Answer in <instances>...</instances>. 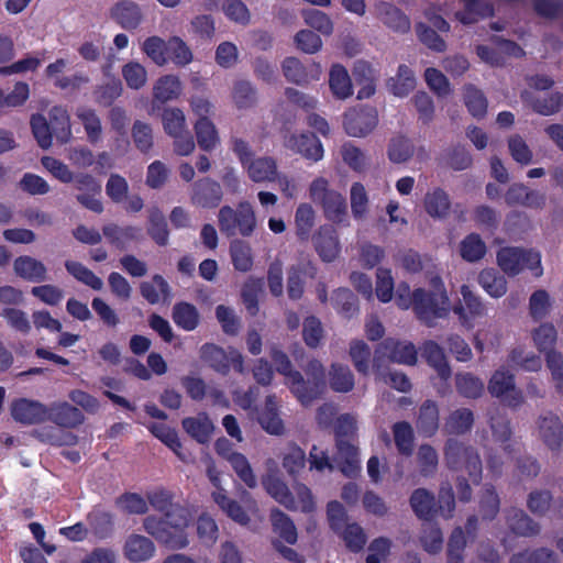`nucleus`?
<instances>
[{"mask_svg":"<svg viewBox=\"0 0 563 563\" xmlns=\"http://www.w3.org/2000/svg\"><path fill=\"white\" fill-rule=\"evenodd\" d=\"M189 521L190 516L186 508H175L164 517L147 516L143 520V529L168 549L181 550L189 544L185 532Z\"/></svg>","mask_w":563,"mask_h":563,"instance_id":"obj_1","label":"nucleus"},{"mask_svg":"<svg viewBox=\"0 0 563 563\" xmlns=\"http://www.w3.org/2000/svg\"><path fill=\"white\" fill-rule=\"evenodd\" d=\"M433 290L418 288L412 292V307L417 317L429 327L437 319L445 318L449 313V298L439 277L432 279Z\"/></svg>","mask_w":563,"mask_h":563,"instance_id":"obj_2","label":"nucleus"},{"mask_svg":"<svg viewBox=\"0 0 563 563\" xmlns=\"http://www.w3.org/2000/svg\"><path fill=\"white\" fill-rule=\"evenodd\" d=\"M309 198L318 205L327 220L340 224L347 219V203L345 197L330 187L324 177L314 178L308 188Z\"/></svg>","mask_w":563,"mask_h":563,"instance_id":"obj_3","label":"nucleus"},{"mask_svg":"<svg viewBox=\"0 0 563 563\" xmlns=\"http://www.w3.org/2000/svg\"><path fill=\"white\" fill-rule=\"evenodd\" d=\"M445 465L452 471L466 472L474 483L482 478L483 464L478 451L455 438H449L443 448Z\"/></svg>","mask_w":563,"mask_h":563,"instance_id":"obj_4","label":"nucleus"},{"mask_svg":"<svg viewBox=\"0 0 563 563\" xmlns=\"http://www.w3.org/2000/svg\"><path fill=\"white\" fill-rule=\"evenodd\" d=\"M302 376L300 372L291 374V378L286 382L295 397L305 406L317 399L325 388V373L322 364L317 361H310Z\"/></svg>","mask_w":563,"mask_h":563,"instance_id":"obj_5","label":"nucleus"},{"mask_svg":"<svg viewBox=\"0 0 563 563\" xmlns=\"http://www.w3.org/2000/svg\"><path fill=\"white\" fill-rule=\"evenodd\" d=\"M218 223L220 231L228 238L238 234L249 238L256 230L257 219L252 205L241 201L235 209L223 206L218 213Z\"/></svg>","mask_w":563,"mask_h":563,"instance_id":"obj_6","label":"nucleus"},{"mask_svg":"<svg viewBox=\"0 0 563 563\" xmlns=\"http://www.w3.org/2000/svg\"><path fill=\"white\" fill-rule=\"evenodd\" d=\"M497 264L509 276H516L526 268L531 271L536 277L543 274L541 254L534 250L503 247L497 252Z\"/></svg>","mask_w":563,"mask_h":563,"instance_id":"obj_7","label":"nucleus"},{"mask_svg":"<svg viewBox=\"0 0 563 563\" xmlns=\"http://www.w3.org/2000/svg\"><path fill=\"white\" fill-rule=\"evenodd\" d=\"M487 389L493 397L509 407L517 408L525 401L522 391L516 386L515 375L504 366L493 373Z\"/></svg>","mask_w":563,"mask_h":563,"instance_id":"obj_8","label":"nucleus"},{"mask_svg":"<svg viewBox=\"0 0 563 563\" xmlns=\"http://www.w3.org/2000/svg\"><path fill=\"white\" fill-rule=\"evenodd\" d=\"M378 123L376 108L369 106L356 107L344 114L343 126L345 132L353 137H363L369 134Z\"/></svg>","mask_w":563,"mask_h":563,"instance_id":"obj_9","label":"nucleus"},{"mask_svg":"<svg viewBox=\"0 0 563 563\" xmlns=\"http://www.w3.org/2000/svg\"><path fill=\"white\" fill-rule=\"evenodd\" d=\"M388 358L391 362L413 365L417 362V351L411 342L386 339L375 351L374 367L380 368L382 358Z\"/></svg>","mask_w":563,"mask_h":563,"instance_id":"obj_10","label":"nucleus"},{"mask_svg":"<svg viewBox=\"0 0 563 563\" xmlns=\"http://www.w3.org/2000/svg\"><path fill=\"white\" fill-rule=\"evenodd\" d=\"M374 16L388 30L397 34L410 32L411 22L409 16L395 3L378 0L373 4Z\"/></svg>","mask_w":563,"mask_h":563,"instance_id":"obj_11","label":"nucleus"},{"mask_svg":"<svg viewBox=\"0 0 563 563\" xmlns=\"http://www.w3.org/2000/svg\"><path fill=\"white\" fill-rule=\"evenodd\" d=\"M283 144L287 150L312 162H318L323 157L320 140L310 132L287 133L284 135Z\"/></svg>","mask_w":563,"mask_h":563,"instance_id":"obj_12","label":"nucleus"},{"mask_svg":"<svg viewBox=\"0 0 563 563\" xmlns=\"http://www.w3.org/2000/svg\"><path fill=\"white\" fill-rule=\"evenodd\" d=\"M536 434L551 451H560L563 443V423L553 412L541 415L536 421Z\"/></svg>","mask_w":563,"mask_h":563,"instance_id":"obj_13","label":"nucleus"},{"mask_svg":"<svg viewBox=\"0 0 563 563\" xmlns=\"http://www.w3.org/2000/svg\"><path fill=\"white\" fill-rule=\"evenodd\" d=\"M222 200L219 183L211 178H202L192 185L190 202L200 208H216Z\"/></svg>","mask_w":563,"mask_h":563,"instance_id":"obj_14","label":"nucleus"},{"mask_svg":"<svg viewBox=\"0 0 563 563\" xmlns=\"http://www.w3.org/2000/svg\"><path fill=\"white\" fill-rule=\"evenodd\" d=\"M47 407L35 400L21 398L11 404L12 418L23 424L44 422L47 419Z\"/></svg>","mask_w":563,"mask_h":563,"instance_id":"obj_15","label":"nucleus"},{"mask_svg":"<svg viewBox=\"0 0 563 563\" xmlns=\"http://www.w3.org/2000/svg\"><path fill=\"white\" fill-rule=\"evenodd\" d=\"M313 246L324 262H333L341 246L336 231L331 225H321L311 236Z\"/></svg>","mask_w":563,"mask_h":563,"instance_id":"obj_16","label":"nucleus"},{"mask_svg":"<svg viewBox=\"0 0 563 563\" xmlns=\"http://www.w3.org/2000/svg\"><path fill=\"white\" fill-rule=\"evenodd\" d=\"M334 463L344 476L356 477L361 471L358 449L346 439H336Z\"/></svg>","mask_w":563,"mask_h":563,"instance_id":"obj_17","label":"nucleus"},{"mask_svg":"<svg viewBox=\"0 0 563 563\" xmlns=\"http://www.w3.org/2000/svg\"><path fill=\"white\" fill-rule=\"evenodd\" d=\"M156 552L154 542L145 536L132 533L123 545V554L132 563H141L151 560Z\"/></svg>","mask_w":563,"mask_h":563,"instance_id":"obj_18","label":"nucleus"},{"mask_svg":"<svg viewBox=\"0 0 563 563\" xmlns=\"http://www.w3.org/2000/svg\"><path fill=\"white\" fill-rule=\"evenodd\" d=\"M13 272L19 278L30 283H43L47 279V267L40 260L21 255L13 261Z\"/></svg>","mask_w":563,"mask_h":563,"instance_id":"obj_19","label":"nucleus"},{"mask_svg":"<svg viewBox=\"0 0 563 563\" xmlns=\"http://www.w3.org/2000/svg\"><path fill=\"white\" fill-rule=\"evenodd\" d=\"M243 169L254 183H275L278 165L272 156H260L253 157Z\"/></svg>","mask_w":563,"mask_h":563,"instance_id":"obj_20","label":"nucleus"},{"mask_svg":"<svg viewBox=\"0 0 563 563\" xmlns=\"http://www.w3.org/2000/svg\"><path fill=\"white\" fill-rule=\"evenodd\" d=\"M47 419L62 428H76L84 423L82 412L68 402L53 404L47 407Z\"/></svg>","mask_w":563,"mask_h":563,"instance_id":"obj_21","label":"nucleus"},{"mask_svg":"<svg viewBox=\"0 0 563 563\" xmlns=\"http://www.w3.org/2000/svg\"><path fill=\"white\" fill-rule=\"evenodd\" d=\"M508 528L520 537H534L541 531V526L522 509L509 508L505 510Z\"/></svg>","mask_w":563,"mask_h":563,"instance_id":"obj_22","label":"nucleus"},{"mask_svg":"<svg viewBox=\"0 0 563 563\" xmlns=\"http://www.w3.org/2000/svg\"><path fill=\"white\" fill-rule=\"evenodd\" d=\"M111 18L123 29H136L143 19L141 8L131 0H122L111 9Z\"/></svg>","mask_w":563,"mask_h":563,"instance_id":"obj_23","label":"nucleus"},{"mask_svg":"<svg viewBox=\"0 0 563 563\" xmlns=\"http://www.w3.org/2000/svg\"><path fill=\"white\" fill-rule=\"evenodd\" d=\"M353 76L360 87L356 96L358 100L368 99L375 95L377 75L368 63L363 60L355 63Z\"/></svg>","mask_w":563,"mask_h":563,"instance_id":"obj_24","label":"nucleus"},{"mask_svg":"<svg viewBox=\"0 0 563 563\" xmlns=\"http://www.w3.org/2000/svg\"><path fill=\"white\" fill-rule=\"evenodd\" d=\"M329 87L333 97L345 100L353 95V84L347 69L341 64H334L329 71Z\"/></svg>","mask_w":563,"mask_h":563,"instance_id":"obj_25","label":"nucleus"},{"mask_svg":"<svg viewBox=\"0 0 563 563\" xmlns=\"http://www.w3.org/2000/svg\"><path fill=\"white\" fill-rule=\"evenodd\" d=\"M200 358L216 372L227 375L230 372L231 349H224L206 343L200 347Z\"/></svg>","mask_w":563,"mask_h":563,"instance_id":"obj_26","label":"nucleus"},{"mask_svg":"<svg viewBox=\"0 0 563 563\" xmlns=\"http://www.w3.org/2000/svg\"><path fill=\"white\" fill-rule=\"evenodd\" d=\"M102 232L108 242L120 250H125L130 242L142 238V229L133 225L119 227L110 223L102 228Z\"/></svg>","mask_w":563,"mask_h":563,"instance_id":"obj_27","label":"nucleus"},{"mask_svg":"<svg viewBox=\"0 0 563 563\" xmlns=\"http://www.w3.org/2000/svg\"><path fill=\"white\" fill-rule=\"evenodd\" d=\"M490 429L496 441L500 442L503 451L507 455H512L520 451V443L511 439V428L509 420L503 416L490 418Z\"/></svg>","mask_w":563,"mask_h":563,"instance_id":"obj_28","label":"nucleus"},{"mask_svg":"<svg viewBox=\"0 0 563 563\" xmlns=\"http://www.w3.org/2000/svg\"><path fill=\"white\" fill-rule=\"evenodd\" d=\"M440 416L438 405L432 400H426L419 408L416 422L417 430L424 437H432L439 429Z\"/></svg>","mask_w":563,"mask_h":563,"instance_id":"obj_29","label":"nucleus"},{"mask_svg":"<svg viewBox=\"0 0 563 563\" xmlns=\"http://www.w3.org/2000/svg\"><path fill=\"white\" fill-rule=\"evenodd\" d=\"M183 91L181 81L175 75H164L153 85V99L158 103H166L177 99Z\"/></svg>","mask_w":563,"mask_h":563,"instance_id":"obj_30","label":"nucleus"},{"mask_svg":"<svg viewBox=\"0 0 563 563\" xmlns=\"http://www.w3.org/2000/svg\"><path fill=\"white\" fill-rule=\"evenodd\" d=\"M473 424V411L468 408H459L446 417L443 431L451 435H463L472 430Z\"/></svg>","mask_w":563,"mask_h":563,"instance_id":"obj_31","label":"nucleus"},{"mask_svg":"<svg viewBox=\"0 0 563 563\" xmlns=\"http://www.w3.org/2000/svg\"><path fill=\"white\" fill-rule=\"evenodd\" d=\"M386 86L394 96L404 98L416 87L415 74L407 65L401 64L396 75L387 80Z\"/></svg>","mask_w":563,"mask_h":563,"instance_id":"obj_32","label":"nucleus"},{"mask_svg":"<svg viewBox=\"0 0 563 563\" xmlns=\"http://www.w3.org/2000/svg\"><path fill=\"white\" fill-rule=\"evenodd\" d=\"M181 424L184 430L199 443H207L213 431V423L206 413L185 418Z\"/></svg>","mask_w":563,"mask_h":563,"instance_id":"obj_33","label":"nucleus"},{"mask_svg":"<svg viewBox=\"0 0 563 563\" xmlns=\"http://www.w3.org/2000/svg\"><path fill=\"white\" fill-rule=\"evenodd\" d=\"M230 257L235 271L247 273L252 269L254 264V256L251 245L240 239H234L230 243Z\"/></svg>","mask_w":563,"mask_h":563,"instance_id":"obj_34","label":"nucleus"},{"mask_svg":"<svg viewBox=\"0 0 563 563\" xmlns=\"http://www.w3.org/2000/svg\"><path fill=\"white\" fill-rule=\"evenodd\" d=\"M317 213L308 202L298 205L295 211L296 235L300 241H308L316 224Z\"/></svg>","mask_w":563,"mask_h":563,"instance_id":"obj_35","label":"nucleus"},{"mask_svg":"<svg viewBox=\"0 0 563 563\" xmlns=\"http://www.w3.org/2000/svg\"><path fill=\"white\" fill-rule=\"evenodd\" d=\"M212 499L221 510L235 522L243 526L250 522V517L242 506L236 500L230 498L223 488L213 492Z\"/></svg>","mask_w":563,"mask_h":563,"instance_id":"obj_36","label":"nucleus"},{"mask_svg":"<svg viewBox=\"0 0 563 563\" xmlns=\"http://www.w3.org/2000/svg\"><path fill=\"white\" fill-rule=\"evenodd\" d=\"M262 484L269 496L288 509H296L295 498L288 486L278 477L268 475Z\"/></svg>","mask_w":563,"mask_h":563,"instance_id":"obj_37","label":"nucleus"},{"mask_svg":"<svg viewBox=\"0 0 563 563\" xmlns=\"http://www.w3.org/2000/svg\"><path fill=\"white\" fill-rule=\"evenodd\" d=\"M422 356L442 379H448L451 376V368L442 347L438 343L434 341L426 342L422 346Z\"/></svg>","mask_w":563,"mask_h":563,"instance_id":"obj_38","label":"nucleus"},{"mask_svg":"<svg viewBox=\"0 0 563 563\" xmlns=\"http://www.w3.org/2000/svg\"><path fill=\"white\" fill-rule=\"evenodd\" d=\"M424 209L427 213L437 219L445 218L451 209L449 195L441 188H434L424 197Z\"/></svg>","mask_w":563,"mask_h":563,"instance_id":"obj_39","label":"nucleus"},{"mask_svg":"<svg viewBox=\"0 0 563 563\" xmlns=\"http://www.w3.org/2000/svg\"><path fill=\"white\" fill-rule=\"evenodd\" d=\"M140 291L151 305L158 303L161 300L166 301L170 297V287L161 275H154L151 282H143Z\"/></svg>","mask_w":563,"mask_h":563,"instance_id":"obj_40","label":"nucleus"},{"mask_svg":"<svg viewBox=\"0 0 563 563\" xmlns=\"http://www.w3.org/2000/svg\"><path fill=\"white\" fill-rule=\"evenodd\" d=\"M478 284L493 298H500L507 292L506 278L494 268L483 269L477 277Z\"/></svg>","mask_w":563,"mask_h":563,"instance_id":"obj_41","label":"nucleus"},{"mask_svg":"<svg viewBox=\"0 0 563 563\" xmlns=\"http://www.w3.org/2000/svg\"><path fill=\"white\" fill-rule=\"evenodd\" d=\"M494 14L493 4L486 0H475L466 4L463 11L455 13V18L463 24L470 25L478 22L482 19L492 16Z\"/></svg>","mask_w":563,"mask_h":563,"instance_id":"obj_42","label":"nucleus"},{"mask_svg":"<svg viewBox=\"0 0 563 563\" xmlns=\"http://www.w3.org/2000/svg\"><path fill=\"white\" fill-rule=\"evenodd\" d=\"M350 206L352 216L356 221H363L367 218L369 197L362 183L355 181L351 185Z\"/></svg>","mask_w":563,"mask_h":563,"instance_id":"obj_43","label":"nucleus"},{"mask_svg":"<svg viewBox=\"0 0 563 563\" xmlns=\"http://www.w3.org/2000/svg\"><path fill=\"white\" fill-rule=\"evenodd\" d=\"M173 321L177 327L185 331H192L199 324V312L197 308L189 302H177L172 311Z\"/></svg>","mask_w":563,"mask_h":563,"instance_id":"obj_44","label":"nucleus"},{"mask_svg":"<svg viewBox=\"0 0 563 563\" xmlns=\"http://www.w3.org/2000/svg\"><path fill=\"white\" fill-rule=\"evenodd\" d=\"M269 518L274 532L278 534L280 539L288 544H295L297 542V529L292 520L286 514L274 508L271 511Z\"/></svg>","mask_w":563,"mask_h":563,"instance_id":"obj_45","label":"nucleus"},{"mask_svg":"<svg viewBox=\"0 0 563 563\" xmlns=\"http://www.w3.org/2000/svg\"><path fill=\"white\" fill-rule=\"evenodd\" d=\"M49 124L56 140L67 143L71 137V128L68 112L60 106L53 107L49 111Z\"/></svg>","mask_w":563,"mask_h":563,"instance_id":"obj_46","label":"nucleus"},{"mask_svg":"<svg viewBox=\"0 0 563 563\" xmlns=\"http://www.w3.org/2000/svg\"><path fill=\"white\" fill-rule=\"evenodd\" d=\"M351 552H360L366 544L367 536L364 529L356 522L345 523L335 531Z\"/></svg>","mask_w":563,"mask_h":563,"instance_id":"obj_47","label":"nucleus"},{"mask_svg":"<svg viewBox=\"0 0 563 563\" xmlns=\"http://www.w3.org/2000/svg\"><path fill=\"white\" fill-rule=\"evenodd\" d=\"M264 291V282L262 278L249 277L242 286V301L250 314L255 316L258 312V299Z\"/></svg>","mask_w":563,"mask_h":563,"instance_id":"obj_48","label":"nucleus"},{"mask_svg":"<svg viewBox=\"0 0 563 563\" xmlns=\"http://www.w3.org/2000/svg\"><path fill=\"white\" fill-rule=\"evenodd\" d=\"M410 506L420 519L428 520L434 511V495L426 488H418L411 494Z\"/></svg>","mask_w":563,"mask_h":563,"instance_id":"obj_49","label":"nucleus"},{"mask_svg":"<svg viewBox=\"0 0 563 563\" xmlns=\"http://www.w3.org/2000/svg\"><path fill=\"white\" fill-rule=\"evenodd\" d=\"M194 128L199 147L207 152L212 151L219 143L214 124L209 119H198Z\"/></svg>","mask_w":563,"mask_h":563,"instance_id":"obj_50","label":"nucleus"},{"mask_svg":"<svg viewBox=\"0 0 563 563\" xmlns=\"http://www.w3.org/2000/svg\"><path fill=\"white\" fill-rule=\"evenodd\" d=\"M329 384L336 393H349L354 387V375L346 365L332 364L329 372Z\"/></svg>","mask_w":563,"mask_h":563,"instance_id":"obj_51","label":"nucleus"},{"mask_svg":"<svg viewBox=\"0 0 563 563\" xmlns=\"http://www.w3.org/2000/svg\"><path fill=\"white\" fill-rule=\"evenodd\" d=\"M168 41L159 36H150L142 43V52L157 66L162 67L168 63L167 57Z\"/></svg>","mask_w":563,"mask_h":563,"instance_id":"obj_52","label":"nucleus"},{"mask_svg":"<svg viewBox=\"0 0 563 563\" xmlns=\"http://www.w3.org/2000/svg\"><path fill=\"white\" fill-rule=\"evenodd\" d=\"M148 213L147 233L158 245H166L169 232L163 212L158 208H151Z\"/></svg>","mask_w":563,"mask_h":563,"instance_id":"obj_53","label":"nucleus"},{"mask_svg":"<svg viewBox=\"0 0 563 563\" xmlns=\"http://www.w3.org/2000/svg\"><path fill=\"white\" fill-rule=\"evenodd\" d=\"M167 57L178 67L189 65L194 59V54L186 42L179 36H172L168 40Z\"/></svg>","mask_w":563,"mask_h":563,"instance_id":"obj_54","label":"nucleus"},{"mask_svg":"<svg viewBox=\"0 0 563 563\" xmlns=\"http://www.w3.org/2000/svg\"><path fill=\"white\" fill-rule=\"evenodd\" d=\"M460 254L466 262H477L486 254L485 242L478 234L471 233L461 241Z\"/></svg>","mask_w":563,"mask_h":563,"instance_id":"obj_55","label":"nucleus"},{"mask_svg":"<svg viewBox=\"0 0 563 563\" xmlns=\"http://www.w3.org/2000/svg\"><path fill=\"white\" fill-rule=\"evenodd\" d=\"M464 103L475 118H483L487 111V100L484 93L474 85L467 84L463 88Z\"/></svg>","mask_w":563,"mask_h":563,"instance_id":"obj_56","label":"nucleus"},{"mask_svg":"<svg viewBox=\"0 0 563 563\" xmlns=\"http://www.w3.org/2000/svg\"><path fill=\"white\" fill-rule=\"evenodd\" d=\"M394 441L398 452L409 456L413 452V430L406 421L396 422L393 426Z\"/></svg>","mask_w":563,"mask_h":563,"instance_id":"obj_57","label":"nucleus"},{"mask_svg":"<svg viewBox=\"0 0 563 563\" xmlns=\"http://www.w3.org/2000/svg\"><path fill=\"white\" fill-rule=\"evenodd\" d=\"M123 92V86L117 78H112L93 90L95 100L98 104L110 107Z\"/></svg>","mask_w":563,"mask_h":563,"instance_id":"obj_58","label":"nucleus"},{"mask_svg":"<svg viewBox=\"0 0 563 563\" xmlns=\"http://www.w3.org/2000/svg\"><path fill=\"white\" fill-rule=\"evenodd\" d=\"M66 271L74 276L78 282L89 286L93 290H101L103 282L92 271L84 266L79 262L66 261Z\"/></svg>","mask_w":563,"mask_h":563,"instance_id":"obj_59","label":"nucleus"},{"mask_svg":"<svg viewBox=\"0 0 563 563\" xmlns=\"http://www.w3.org/2000/svg\"><path fill=\"white\" fill-rule=\"evenodd\" d=\"M77 118L82 123L87 137L91 143L100 140L102 126L96 111L89 108L80 107L76 111Z\"/></svg>","mask_w":563,"mask_h":563,"instance_id":"obj_60","label":"nucleus"},{"mask_svg":"<svg viewBox=\"0 0 563 563\" xmlns=\"http://www.w3.org/2000/svg\"><path fill=\"white\" fill-rule=\"evenodd\" d=\"M122 77L130 89L140 90L147 82V70L139 62H129L122 66Z\"/></svg>","mask_w":563,"mask_h":563,"instance_id":"obj_61","label":"nucleus"},{"mask_svg":"<svg viewBox=\"0 0 563 563\" xmlns=\"http://www.w3.org/2000/svg\"><path fill=\"white\" fill-rule=\"evenodd\" d=\"M413 153L415 146L409 139L399 135L390 140L387 155L393 163H405L413 156Z\"/></svg>","mask_w":563,"mask_h":563,"instance_id":"obj_62","label":"nucleus"},{"mask_svg":"<svg viewBox=\"0 0 563 563\" xmlns=\"http://www.w3.org/2000/svg\"><path fill=\"white\" fill-rule=\"evenodd\" d=\"M456 389L465 398H478L484 393V383L471 373L457 374L455 377Z\"/></svg>","mask_w":563,"mask_h":563,"instance_id":"obj_63","label":"nucleus"},{"mask_svg":"<svg viewBox=\"0 0 563 563\" xmlns=\"http://www.w3.org/2000/svg\"><path fill=\"white\" fill-rule=\"evenodd\" d=\"M163 129L170 137L187 131L186 117L179 108H166L162 113Z\"/></svg>","mask_w":563,"mask_h":563,"instance_id":"obj_64","label":"nucleus"}]
</instances>
